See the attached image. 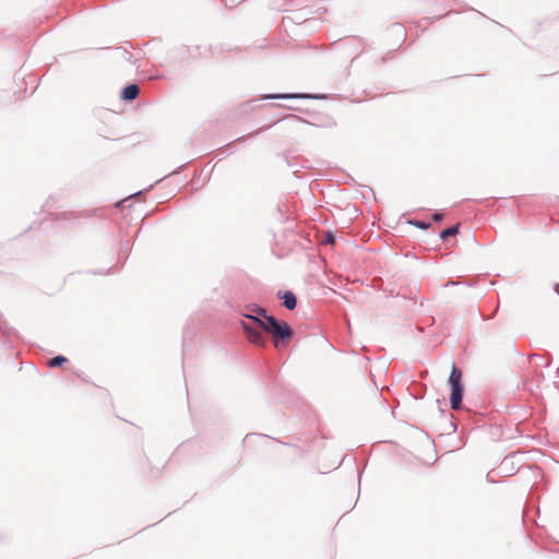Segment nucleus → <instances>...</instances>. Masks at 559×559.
Instances as JSON below:
<instances>
[{
    "label": "nucleus",
    "mask_w": 559,
    "mask_h": 559,
    "mask_svg": "<svg viewBox=\"0 0 559 559\" xmlns=\"http://www.w3.org/2000/svg\"><path fill=\"white\" fill-rule=\"evenodd\" d=\"M259 313L263 316V319L253 316H248V318L252 319L262 330L271 333L276 338H288L292 336V329L286 322H278L274 317L266 316L264 309H259Z\"/></svg>",
    "instance_id": "f257e3e1"
},
{
    "label": "nucleus",
    "mask_w": 559,
    "mask_h": 559,
    "mask_svg": "<svg viewBox=\"0 0 559 559\" xmlns=\"http://www.w3.org/2000/svg\"><path fill=\"white\" fill-rule=\"evenodd\" d=\"M257 325H259L257 323ZM242 328L247 334V337L248 340L254 344V345H264L265 343V337L263 335V333L260 331V326H250L248 323L246 322H242Z\"/></svg>",
    "instance_id": "f03ea898"
},
{
    "label": "nucleus",
    "mask_w": 559,
    "mask_h": 559,
    "mask_svg": "<svg viewBox=\"0 0 559 559\" xmlns=\"http://www.w3.org/2000/svg\"><path fill=\"white\" fill-rule=\"evenodd\" d=\"M463 397V386H452V392L450 395V403L453 409H460Z\"/></svg>",
    "instance_id": "7ed1b4c3"
},
{
    "label": "nucleus",
    "mask_w": 559,
    "mask_h": 559,
    "mask_svg": "<svg viewBox=\"0 0 559 559\" xmlns=\"http://www.w3.org/2000/svg\"><path fill=\"white\" fill-rule=\"evenodd\" d=\"M139 95V87L135 84H130L122 91V99L124 100H133Z\"/></svg>",
    "instance_id": "20e7f679"
},
{
    "label": "nucleus",
    "mask_w": 559,
    "mask_h": 559,
    "mask_svg": "<svg viewBox=\"0 0 559 559\" xmlns=\"http://www.w3.org/2000/svg\"><path fill=\"white\" fill-rule=\"evenodd\" d=\"M281 298L283 299L284 301V306L288 309V310H293L296 308V305H297V299H296V296L292 293V292H285L283 294V296H281Z\"/></svg>",
    "instance_id": "39448f33"
},
{
    "label": "nucleus",
    "mask_w": 559,
    "mask_h": 559,
    "mask_svg": "<svg viewBox=\"0 0 559 559\" xmlns=\"http://www.w3.org/2000/svg\"><path fill=\"white\" fill-rule=\"evenodd\" d=\"M310 95L306 94H275V95H267L265 98L270 99H294V98H310Z\"/></svg>",
    "instance_id": "423d86ee"
},
{
    "label": "nucleus",
    "mask_w": 559,
    "mask_h": 559,
    "mask_svg": "<svg viewBox=\"0 0 559 559\" xmlns=\"http://www.w3.org/2000/svg\"><path fill=\"white\" fill-rule=\"evenodd\" d=\"M462 371L452 365V370L448 380V384H461Z\"/></svg>",
    "instance_id": "0eeeda50"
},
{
    "label": "nucleus",
    "mask_w": 559,
    "mask_h": 559,
    "mask_svg": "<svg viewBox=\"0 0 559 559\" xmlns=\"http://www.w3.org/2000/svg\"><path fill=\"white\" fill-rule=\"evenodd\" d=\"M459 233V225L451 226L441 231L440 238L447 239L450 236H455Z\"/></svg>",
    "instance_id": "6e6552de"
},
{
    "label": "nucleus",
    "mask_w": 559,
    "mask_h": 559,
    "mask_svg": "<svg viewBox=\"0 0 559 559\" xmlns=\"http://www.w3.org/2000/svg\"><path fill=\"white\" fill-rule=\"evenodd\" d=\"M66 361V358L63 356H56L52 359L49 360V367H57L62 365Z\"/></svg>",
    "instance_id": "1a4fd4ad"
},
{
    "label": "nucleus",
    "mask_w": 559,
    "mask_h": 559,
    "mask_svg": "<svg viewBox=\"0 0 559 559\" xmlns=\"http://www.w3.org/2000/svg\"><path fill=\"white\" fill-rule=\"evenodd\" d=\"M415 225L421 229H427L430 224L429 223H426V222H423V221H417L415 222Z\"/></svg>",
    "instance_id": "9d476101"
},
{
    "label": "nucleus",
    "mask_w": 559,
    "mask_h": 559,
    "mask_svg": "<svg viewBox=\"0 0 559 559\" xmlns=\"http://www.w3.org/2000/svg\"><path fill=\"white\" fill-rule=\"evenodd\" d=\"M442 217H443V215H442L441 213H435V214L432 215V218H433V221H436V222L441 221V219H442Z\"/></svg>",
    "instance_id": "9b49d317"
},
{
    "label": "nucleus",
    "mask_w": 559,
    "mask_h": 559,
    "mask_svg": "<svg viewBox=\"0 0 559 559\" xmlns=\"http://www.w3.org/2000/svg\"><path fill=\"white\" fill-rule=\"evenodd\" d=\"M326 241L328 242H333V236L332 235H328Z\"/></svg>",
    "instance_id": "f8f14e48"
}]
</instances>
